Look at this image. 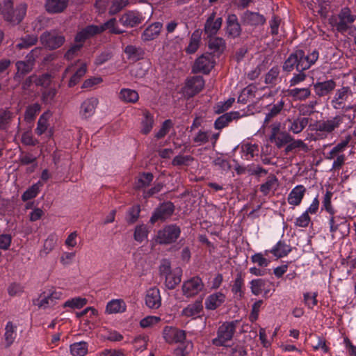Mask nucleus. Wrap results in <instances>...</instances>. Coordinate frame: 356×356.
<instances>
[{"label":"nucleus","mask_w":356,"mask_h":356,"mask_svg":"<svg viewBox=\"0 0 356 356\" xmlns=\"http://www.w3.org/2000/svg\"><path fill=\"white\" fill-rule=\"evenodd\" d=\"M37 42V37L34 35H26L20 39V42L17 44V47L19 49L29 48L32 45H34Z\"/></svg>","instance_id":"nucleus-63"},{"label":"nucleus","mask_w":356,"mask_h":356,"mask_svg":"<svg viewBox=\"0 0 356 356\" xmlns=\"http://www.w3.org/2000/svg\"><path fill=\"white\" fill-rule=\"evenodd\" d=\"M241 117L238 111H231L219 116L214 122V128L217 130H221L227 127L234 120L238 119Z\"/></svg>","instance_id":"nucleus-23"},{"label":"nucleus","mask_w":356,"mask_h":356,"mask_svg":"<svg viewBox=\"0 0 356 356\" xmlns=\"http://www.w3.org/2000/svg\"><path fill=\"white\" fill-rule=\"evenodd\" d=\"M284 104V100L283 99H281L277 102L268 105V112L266 114L264 122L268 123V122L270 121L272 118L280 114L282 110L283 109Z\"/></svg>","instance_id":"nucleus-35"},{"label":"nucleus","mask_w":356,"mask_h":356,"mask_svg":"<svg viewBox=\"0 0 356 356\" xmlns=\"http://www.w3.org/2000/svg\"><path fill=\"white\" fill-rule=\"evenodd\" d=\"M145 305L149 309H158L161 305L160 291L156 287L149 289L145 297Z\"/></svg>","instance_id":"nucleus-19"},{"label":"nucleus","mask_w":356,"mask_h":356,"mask_svg":"<svg viewBox=\"0 0 356 356\" xmlns=\"http://www.w3.org/2000/svg\"><path fill=\"white\" fill-rule=\"evenodd\" d=\"M216 17V13L213 12L206 20L204 27V34L207 38L215 36L222 26V18Z\"/></svg>","instance_id":"nucleus-16"},{"label":"nucleus","mask_w":356,"mask_h":356,"mask_svg":"<svg viewBox=\"0 0 356 356\" xmlns=\"http://www.w3.org/2000/svg\"><path fill=\"white\" fill-rule=\"evenodd\" d=\"M289 129L293 134L300 133L308 124L309 118L299 117L293 120H289Z\"/></svg>","instance_id":"nucleus-36"},{"label":"nucleus","mask_w":356,"mask_h":356,"mask_svg":"<svg viewBox=\"0 0 356 356\" xmlns=\"http://www.w3.org/2000/svg\"><path fill=\"white\" fill-rule=\"evenodd\" d=\"M162 334L165 341L169 344L183 343L186 338V331L173 326H165Z\"/></svg>","instance_id":"nucleus-8"},{"label":"nucleus","mask_w":356,"mask_h":356,"mask_svg":"<svg viewBox=\"0 0 356 356\" xmlns=\"http://www.w3.org/2000/svg\"><path fill=\"white\" fill-rule=\"evenodd\" d=\"M73 356H85L88 352V343L86 341L75 342L70 346Z\"/></svg>","instance_id":"nucleus-48"},{"label":"nucleus","mask_w":356,"mask_h":356,"mask_svg":"<svg viewBox=\"0 0 356 356\" xmlns=\"http://www.w3.org/2000/svg\"><path fill=\"white\" fill-rule=\"evenodd\" d=\"M292 140V137L285 131L278 134L275 138L270 139L272 143H274L279 148L288 144Z\"/></svg>","instance_id":"nucleus-55"},{"label":"nucleus","mask_w":356,"mask_h":356,"mask_svg":"<svg viewBox=\"0 0 356 356\" xmlns=\"http://www.w3.org/2000/svg\"><path fill=\"white\" fill-rule=\"evenodd\" d=\"M280 70L278 66H273L266 74L264 82L270 86H275L281 82Z\"/></svg>","instance_id":"nucleus-39"},{"label":"nucleus","mask_w":356,"mask_h":356,"mask_svg":"<svg viewBox=\"0 0 356 356\" xmlns=\"http://www.w3.org/2000/svg\"><path fill=\"white\" fill-rule=\"evenodd\" d=\"M305 192L306 188L303 185H297L295 186L288 195L287 201L289 204L293 206L300 205Z\"/></svg>","instance_id":"nucleus-27"},{"label":"nucleus","mask_w":356,"mask_h":356,"mask_svg":"<svg viewBox=\"0 0 356 356\" xmlns=\"http://www.w3.org/2000/svg\"><path fill=\"white\" fill-rule=\"evenodd\" d=\"M163 188V183H156L154 184L153 187H152L149 189H144L143 191L142 196L144 199L147 200L150 198L151 197L154 196V195L159 193L161 191V190Z\"/></svg>","instance_id":"nucleus-64"},{"label":"nucleus","mask_w":356,"mask_h":356,"mask_svg":"<svg viewBox=\"0 0 356 356\" xmlns=\"http://www.w3.org/2000/svg\"><path fill=\"white\" fill-rule=\"evenodd\" d=\"M204 289V284L199 276H194L184 281L181 287L182 293L187 298L197 296Z\"/></svg>","instance_id":"nucleus-6"},{"label":"nucleus","mask_w":356,"mask_h":356,"mask_svg":"<svg viewBox=\"0 0 356 356\" xmlns=\"http://www.w3.org/2000/svg\"><path fill=\"white\" fill-rule=\"evenodd\" d=\"M277 184V179L275 176L272 175L267 178L265 183L260 186V191L264 195H267L270 191L276 186Z\"/></svg>","instance_id":"nucleus-57"},{"label":"nucleus","mask_w":356,"mask_h":356,"mask_svg":"<svg viewBox=\"0 0 356 356\" xmlns=\"http://www.w3.org/2000/svg\"><path fill=\"white\" fill-rule=\"evenodd\" d=\"M291 251V248L284 241H279L270 250H265V255L272 253L277 258L287 256Z\"/></svg>","instance_id":"nucleus-24"},{"label":"nucleus","mask_w":356,"mask_h":356,"mask_svg":"<svg viewBox=\"0 0 356 356\" xmlns=\"http://www.w3.org/2000/svg\"><path fill=\"white\" fill-rule=\"evenodd\" d=\"M63 297L64 293L62 289L51 286L48 289H46V307L54 306L57 303L58 300L62 299Z\"/></svg>","instance_id":"nucleus-28"},{"label":"nucleus","mask_w":356,"mask_h":356,"mask_svg":"<svg viewBox=\"0 0 356 356\" xmlns=\"http://www.w3.org/2000/svg\"><path fill=\"white\" fill-rule=\"evenodd\" d=\"M330 232L331 233H335L339 229V226H343L347 229V234L350 232V225L347 220L340 216H331L329 218Z\"/></svg>","instance_id":"nucleus-38"},{"label":"nucleus","mask_w":356,"mask_h":356,"mask_svg":"<svg viewBox=\"0 0 356 356\" xmlns=\"http://www.w3.org/2000/svg\"><path fill=\"white\" fill-rule=\"evenodd\" d=\"M241 158L245 160H251L254 156L259 154V145L250 143H243L241 147Z\"/></svg>","instance_id":"nucleus-32"},{"label":"nucleus","mask_w":356,"mask_h":356,"mask_svg":"<svg viewBox=\"0 0 356 356\" xmlns=\"http://www.w3.org/2000/svg\"><path fill=\"white\" fill-rule=\"evenodd\" d=\"M143 19L144 17L142 13L135 10H129L120 17L119 22L125 27H134L142 23Z\"/></svg>","instance_id":"nucleus-17"},{"label":"nucleus","mask_w":356,"mask_h":356,"mask_svg":"<svg viewBox=\"0 0 356 356\" xmlns=\"http://www.w3.org/2000/svg\"><path fill=\"white\" fill-rule=\"evenodd\" d=\"M202 300L203 298H201L188 304L182 309L181 316L192 319H196L200 317L204 311Z\"/></svg>","instance_id":"nucleus-15"},{"label":"nucleus","mask_w":356,"mask_h":356,"mask_svg":"<svg viewBox=\"0 0 356 356\" xmlns=\"http://www.w3.org/2000/svg\"><path fill=\"white\" fill-rule=\"evenodd\" d=\"M204 86V80L202 76H194L186 79L184 92L188 97H193L198 94Z\"/></svg>","instance_id":"nucleus-11"},{"label":"nucleus","mask_w":356,"mask_h":356,"mask_svg":"<svg viewBox=\"0 0 356 356\" xmlns=\"http://www.w3.org/2000/svg\"><path fill=\"white\" fill-rule=\"evenodd\" d=\"M343 122V116L336 115L331 119L324 121H319L316 125L318 126V131H324L325 134H330L336 129L339 128Z\"/></svg>","instance_id":"nucleus-18"},{"label":"nucleus","mask_w":356,"mask_h":356,"mask_svg":"<svg viewBox=\"0 0 356 356\" xmlns=\"http://www.w3.org/2000/svg\"><path fill=\"white\" fill-rule=\"evenodd\" d=\"M143 118L141 122V131L143 134H148L152 129L154 120V116L149 111H145L143 114Z\"/></svg>","instance_id":"nucleus-46"},{"label":"nucleus","mask_w":356,"mask_h":356,"mask_svg":"<svg viewBox=\"0 0 356 356\" xmlns=\"http://www.w3.org/2000/svg\"><path fill=\"white\" fill-rule=\"evenodd\" d=\"M173 122L171 120H165L161 125L160 129L155 134V138L157 140H160L163 138L170 131V130L173 127Z\"/></svg>","instance_id":"nucleus-56"},{"label":"nucleus","mask_w":356,"mask_h":356,"mask_svg":"<svg viewBox=\"0 0 356 356\" xmlns=\"http://www.w3.org/2000/svg\"><path fill=\"white\" fill-rule=\"evenodd\" d=\"M43 186L42 182L38 181V183L33 184L31 187L29 188L22 195V200L24 202L29 200L33 197H35L38 192L40 191V188Z\"/></svg>","instance_id":"nucleus-53"},{"label":"nucleus","mask_w":356,"mask_h":356,"mask_svg":"<svg viewBox=\"0 0 356 356\" xmlns=\"http://www.w3.org/2000/svg\"><path fill=\"white\" fill-rule=\"evenodd\" d=\"M265 252H258L252 254L250 257L253 264H257L259 267H267L270 264V261L265 257Z\"/></svg>","instance_id":"nucleus-59"},{"label":"nucleus","mask_w":356,"mask_h":356,"mask_svg":"<svg viewBox=\"0 0 356 356\" xmlns=\"http://www.w3.org/2000/svg\"><path fill=\"white\" fill-rule=\"evenodd\" d=\"M211 55V54L207 53L199 56L193 64V72L208 74L213 68L215 64Z\"/></svg>","instance_id":"nucleus-9"},{"label":"nucleus","mask_w":356,"mask_h":356,"mask_svg":"<svg viewBox=\"0 0 356 356\" xmlns=\"http://www.w3.org/2000/svg\"><path fill=\"white\" fill-rule=\"evenodd\" d=\"M99 34H101V33L98 25L89 24L76 33L74 37V41L76 43H81L83 45L86 40Z\"/></svg>","instance_id":"nucleus-14"},{"label":"nucleus","mask_w":356,"mask_h":356,"mask_svg":"<svg viewBox=\"0 0 356 356\" xmlns=\"http://www.w3.org/2000/svg\"><path fill=\"white\" fill-rule=\"evenodd\" d=\"M226 300L225 295L222 292H216L207 297L204 301L205 308L207 310H215L220 307Z\"/></svg>","instance_id":"nucleus-21"},{"label":"nucleus","mask_w":356,"mask_h":356,"mask_svg":"<svg viewBox=\"0 0 356 356\" xmlns=\"http://www.w3.org/2000/svg\"><path fill=\"white\" fill-rule=\"evenodd\" d=\"M99 104L98 99L90 97L86 99L81 105L80 113L83 118H88L93 115Z\"/></svg>","instance_id":"nucleus-25"},{"label":"nucleus","mask_w":356,"mask_h":356,"mask_svg":"<svg viewBox=\"0 0 356 356\" xmlns=\"http://www.w3.org/2000/svg\"><path fill=\"white\" fill-rule=\"evenodd\" d=\"M332 196L333 193L330 191H327L322 202V209H324L330 216H334L336 213V211L332 207L331 202Z\"/></svg>","instance_id":"nucleus-52"},{"label":"nucleus","mask_w":356,"mask_h":356,"mask_svg":"<svg viewBox=\"0 0 356 356\" xmlns=\"http://www.w3.org/2000/svg\"><path fill=\"white\" fill-rule=\"evenodd\" d=\"M350 136L346 137L345 140H341L340 143L337 144L327 154L325 159L327 160L334 159L338 155L341 154L346 148L348 147V143L350 140Z\"/></svg>","instance_id":"nucleus-41"},{"label":"nucleus","mask_w":356,"mask_h":356,"mask_svg":"<svg viewBox=\"0 0 356 356\" xmlns=\"http://www.w3.org/2000/svg\"><path fill=\"white\" fill-rule=\"evenodd\" d=\"M226 23L227 33L233 38H238L241 35L242 29L236 15L229 14Z\"/></svg>","instance_id":"nucleus-22"},{"label":"nucleus","mask_w":356,"mask_h":356,"mask_svg":"<svg viewBox=\"0 0 356 356\" xmlns=\"http://www.w3.org/2000/svg\"><path fill=\"white\" fill-rule=\"evenodd\" d=\"M27 5L21 3L13 7V0H3L1 15L5 21L13 25L19 24L26 15Z\"/></svg>","instance_id":"nucleus-2"},{"label":"nucleus","mask_w":356,"mask_h":356,"mask_svg":"<svg viewBox=\"0 0 356 356\" xmlns=\"http://www.w3.org/2000/svg\"><path fill=\"white\" fill-rule=\"evenodd\" d=\"M355 19L356 15L352 14L350 9L348 7H343L338 15H332L329 19V22L338 32L343 33L350 28V25Z\"/></svg>","instance_id":"nucleus-4"},{"label":"nucleus","mask_w":356,"mask_h":356,"mask_svg":"<svg viewBox=\"0 0 356 356\" xmlns=\"http://www.w3.org/2000/svg\"><path fill=\"white\" fill-rule=\"evenodd\" d=\"M310 86H313L316 96L323 97L331 94L334 90L337 83L333 79H329L323 81H317Z\"/></svg>","instance_id":"nucleus-13"},{"label":"nucleus","mask_w":356,"mask_h":356,"mask_svg":"<svg viewBox=\"0 0 356 356\" xmlns=\"http://www.w3.org/2000/svg\"><path fill=\"white\" fill-rule=\"evenodd\" d=\"M208 47L213 54L220 56L226 49V42L222 38L211 37L209 38Z\"/></svg>","instance_id":"nucleus-30"},{"label":"nucleus","mask_w":356,"mask_h":356,"mask_svg":"<svg viewBox=\"0 0 356 356\" xmlns=\"http://www.w3.org/2000/svg\"><path fill=\"white\" fill-rule=\"evenodd\" d=\"M17 73L15 79L21 78L27 73L30 72L33 68V61L28 59L27 61H18L16 63Z\"/></svg>","instance_id":"nucleus-50"},{"label":"nucleus","mask_w":356,"mask_h":356,"mask_svg":"<svg viewBox=\"0 0 356 356\" xmlns=\"http://www.w3.org/2000/svg\"><path fill=\"white\" fill-rule=\"evenodd\" d=\"M234 102L235 99L230 97L227 101L218 102L214 107L215 112L218 114L223 113L232 107Z\"/></svg>","instance_id":"nucleus-61"},{"label":"nucleus","mask_w":356,"mask_h":356,"mask_svg":"<svg viewBox=\"0 0 356 356\" xmlns=\"http://www.w3.org/2000/svg\"><path fill=\"white\" fill-rule=\"evenodd\" d=\"M127 305L122 299H113L109 301L106 307L108 314L123 313L126 311Z\"/></svg>","instance_id":"nucleus-34"},{"label":"nucleus","mask_w":356,"mask_h":356,"mask_svg":"<svg viewBox=\"0 0 356 356\" xmlns=\"http://www.w3.org/2000/svg\"><path fill=\"white\" fill-rule=\"evenodd\" d=\"M87 69L88 67L86 63H81L79 65L76 63L75 65H72L67 67L65 70V76L70 72L73 73L69 80L68 86L70 88L75 86L86 74Z\"/></svg>","instance_id":"nucleus-12"},{"label":"nucleus","mask_w":356,"mask_h":356,"mask_svg":"<svg viewBox=\"0 0 356 356\" xmlns=\"http://www.w3.org/2000/svg\"><path fill=\"white\" fill-rule=\"evenodd\" d=\"M124 52L127 54V58L133 61H137L143 58L145 51L143 48L134 45H127Z\"/></svg>","instance_id":"nucleus-37"},{"label":"nucleus","mask_w":356,"mask_h":356,"mask_svg":"<svg viewBox=\"0 0 356 356\" xmlns=\"http://www.w3.org/2000/svg\"><path fill=\"white\" fill-rule=\"evenodd\" d=\"M241 19L244 24L252 26L263 25L266 22V18L264 15L250 10L244 12L241 16Z\"/></svg>","instance_id":"nucleus-20"},{"label":"nucleus","mask_w":356,"mask_h":356,"mask_svg":"<svg viewBox=\"0 0 356 356\" xmlns=\"http://www.w3.org/2000/svg\"><path fill=\"white\" fill-rule=\"evenodd\" d=\"M100 33H102L106 30L112 34H122L124 31L120 29L117 26V20L115 18H111L104 24L99 26Z\"/></svg>","instance_id":"nucleus-47"},{"label":"nucleus","mask_w":356,"mask_h":356,"mask_svg":"<svg viewBox=\"0 0 356 356\" xmlns=\"http://www.w3.org/2000/svg\"><path fill=\"white\" fill-rule=\"evenodd\" d=\"M237 321H225L222 323L216 332V337L212 339V344L217 347H229L236 332Z\"/></svg>","instance_id":"nucleus-3"},{"label":"nucleus","mask_w":356,"mask_h":356,"mask_svg":"<svg viewBox=\"0 0 356 356\" xmlns=\"http://www.w3.org/2000/svg\"><path fill=\"white\" fill-rule=\"evenodd\" d=\"M175 211V205L170 202H164L160 204L154 211L149 222L154 224L158 221L163 222L169 218Z\"/></svg>","instance_id":"nucleus-7"},{"label":"nucleus","mask_w":356,"mask_h":356,"mask_svg":"<svg viewBox=\"0 0 356 356\" xmlns=\"http://www.w3.org/2000/svg\"><path fill=\"white\" fill-rule=\"evenodd\" d=\"M87 304V300L84 298L75 297L67 300L63 304V307L72 309H81Z\"/></svg>","instance_id":"nucleus-54"},{"label":"nucleus","mask_w":356,"mask_h":356,"mask_svg":"<svg viewBox=\"0 0 356 356\" xmlns=\"http://www.w3.org/2000/svg\"><path fill=\"white\" fill-rule=\"evenodd\" d=\"M250 290L253 295L259 296L262 293L264 286L266 285V281L264 279H254L250 282Z\"/></svg>","instance_id":"nucleus-51"},{"label":"nucleus","mask_w":356,"mask_h":356,"mask_svg":"<svg viewBox=\"0 0 356 356\" xmlns=\"http://www.w3.org/2000/svg\"><path fill=\"white\" fill-rule=\"evenodd\" d=\"M181 234V228L175 224L164 226L157 232L156 240L159 244L169 245L175 243Z\"/></svg>","instance_id":"nucleus-5"},{"label":"nucleus","mask_w":356,"mask_h":356,"mask_svg":"<svg viewBox=\"0 0 356 356\" xmlns=\"http://www.w3.org/2000/svg\"><path fill=\"white\" fill-rule=\"evenodd\" d=\"M119 99L124 103H136L139 95L137 91L129 88H122L119 93Z\"/></svg>","instance_id":"nucleus-42"},{"label":"nucleus","mask_w":356,"mask_h":356,"mask_svg":"<svg viewBox=\"0 0 356 356\" xmlns=\"http://www.w3.org/2000/svg\"><path fill=\"white\" fill-rule=\"evenodd\" d=\"M67 4L68 0H47L46 11L51 13H59L67 8Z\"/></svg>","instance_id":"nucleus-33"},{"label":"nucleus","mask_w":356,"mask_h":356,"mask_svg":"<svg viewBox=\"0 0 356 356\" xmlns=\"http://www.w3.org/2000/svg\"><path fill=\"white\" fill-rule=\"evenodd\" d=\"M232 292L240 298L244 296V278L241 273H238L232 285Z\"/></svg>","instance_id":"nucleus-45"},{"label":"nucleus","mask_w":356,"mask_h":356,"mask_svg":"<svg viewBox=\"0 0 356 356\" xmlns=\"http://www.w3.org/2000/svg\"><path fill=\"white\" fill-rule=\"evenodd\" d=\"M318 57L319 53L316 49L307 54L303 50L298 49L289 55L282 65L283 71L290 72L296 69L298 72L290 79V86H295L306 79L307 75L304 71L309 69Z\"/></svg>","instance_id":"nucleus-1"},{"label":"nucleus","mask_w":356,"mask_h":356,"mask_svg":"<svg viewBox=\"0 0 356 356\" xmlns=\"http://www.w3.org/2000/svg\"><path fill=\"white\" fill-rule=\"evenodd\" d=\"M147 236L148 231L145 225H140L136 227L134 238L137 242L142 243L147 238Z\"/></svg>","instance_id":"nucleus-58"},{"label":"nucleus","mask_w":356,"mask_h":356,"mask_svg":"<svg viewBox=\"0 0 356 356\" xmlns=\"http://www.w3.org/2000/svg\"><path fill=\"white\" fill-rule=\"evenodd\" d=\"M65 42V38L62 35L47 33L46 32V49H56Z\"/></svg>","instance_id":"nucleus-40"},{"label":"nucleus","mask_w":356,"mask_h":356,"mask_svg":"<svg viewBox=\"0 0 356 356\" xmlns=\"http://www.w3.org/2000/svg\"><path fill=\"white\" fill-rule=\"evenodd\" d=\"M257 91V88L254 84H250L242 90L238 97V102L242 104H246L250 101L253 100L255 97V93Z\"/></svg>","instance_id":"nucleus-31"},{"label":"nucleus","mask_w":356,"mask_h":356,"mask_svg":"<svg viewBox=\"0 0 356 356\" xmlns=\"http://www.w3.org/2000/svg\"><path fill=\"white\" fill-rule=\"evenodd\" d=\"M202 32L200 30H195L191 35L190 42L185 51L188 54H193L197 51L200 47Z\"/></svg>","instance_id":"nucleus-43"},{"label":"nucleus","mask_w":356,"mask_h":356,"mask_svg":"<svg viewBox=\"0 0 356 356\" xmlns=\"http://www.w3.org/2000/svg\"><path fill=\"white\" fill-rule=\"evenodd\" d=\"M311 87L294 88L288 90V95L295 101H305L312 95Z\"/></svg>","instance_id":"nucleus-29"},{"label":"nucleus","mask_w":356,"mask_h":356,"mask_svg":"<svg viewBox=\"0 0 356 356\" xmlns=\"http://www.w3.org/2000/svg\"><path fill=\"white\" fill-rule=\"evenodd\" d=\"M318 293L314 292H307L303 294L304 303L308 309H312L314 306L317 305L318 300H317Z\"/></svg>","instance_id":"nucleus-60"},{"label":"nucleus","mask_w":356,"mask_h":356,"mask_svg":"<svg viewBox=\"0 0 356 356\" xmlns=\"http://www.w3.org/2000/svg\"><path fill=\"white\" fill-rule=\"evenodd\" d=\"M149 341V336L147 334H139L134 339L136 348L141 351L147 348V342Z\"/></svg>","instance_id":"nucleus-62"},{"label":"nucleus","mask_w":356,"mask_h":356,"mask_svg":"<svg viewBox=\"0 0 356 356\" xmlns=\"http://www.w3.org/2000/svg\"><path fill=\"white\" fill-rule=\"evenodd\" d=\"M154 176L152 172H143L140 174L138 180L135 183V188L138 190L148 187L153 181Z\"/></svg>","instance_id":"nucleus-49"},{"label":"nucleus","mask_w":356,"mask_h":356,"mask_svg":"<svg viewBox=\"0 0 356 356\" xmlns=\"http://www.w3.org/2000/svg\"><path fill=\"white\" fill-rule=\"evenodd\" d=\"M352 95V91L348 86H342L335 90L334 95L330 102V104L334 109H343L346 111L350 109V106L345 108V103L348 100L350 95Z\"/></svg>","instance_id":"nucleus-10"},{"label":"nucleus","mask_w":356,"mask_h":356,"mask_svg":"<svg viewBox=\"0 0 356 356\" xmlns=\"http://www.w3.org/2000/svg\"><path fill=\"white\" fill-rule=\"evenodd\" d=\"M165 286L168 289H174L180 282L181 279V270H177L165 276Z\"/></svg>","instance_id":"nucleus-44"},{"label":"nucleus","mask_w":356,"mask_h":356,"mask_svg":"<svg viewBox=\"0 0 356 356\" xmlns=\"http://www.w3.org/2000/svg\"><path fill=\"white\" fill-rule=\"evenodd\" d=\"M163 24L161 22H154L148 26L141 35V40L143 42H148L156 38L161 32Z\"/></svg>","instance_id":"nucleus-26"}]
</instances>
